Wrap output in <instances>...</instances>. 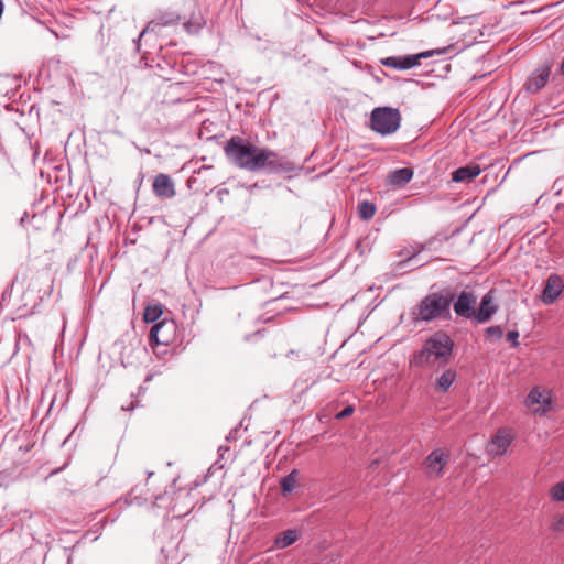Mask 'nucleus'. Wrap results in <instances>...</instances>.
I'll use <instances>...</instances> for the list:
<instances>
[{
    "instance_id": "1",
    "label": "nucleus",
    "mask_w": 564,
    "mask_h": 564,
    "mask_svg": "<svg viewBox=\"0 0 564 564\" xmlns=\"http://www.w3.org/2000/svg\"><path fill=\"white\" fill-rule=\"evenodd\" d=\"M224 152L230 163L249 172L268 170L272 173H289L295 170V164L285 156L268 148L257 147L240 137L230 138Z\"/></svg>"
},
{
    "instance_id": "3",
    "label": "nucleus",
    "mask_w": 564,
    "mask_h": 564,
    "mask_svg": "<svg viewBox=\"0 0 564 564\" xmlns=\"http://www.w3.org/2000/svg\"><path fill=\"white\" fill-rule=\"evenodd\" d=\"M452 301L453 296L448 291L426 295L415 308V319L431 322L449 318Z\"/></svg>"
},
{
    "instance_id": "31",
    "label": "nucleus",
    "mask_w": 564,
    "mask_h": 564,
    "mask_svg": "<svg viewBox=\"0 0 564 564\" xmlns=\"http://www.w3.org/2000/svg\"><path fill=\"white\" fill-rule=\"evenodd\" d=\"M229 194V191L228 189H219L218 191V196L220 197V199H223V196H225Z\"/></svg>"
},
{
    "instance_id": "34",
    "label": "nucleus",
    "mask_w": 564,
    "mask_h": 564,
    "mask_svg": "<svg viewBox=\"0 0 564 564\" xmlns=\"http://www.w3.org/2000/svg\"><path fill=\"white\" fill-rule=\"evenodd\" d=\"M131 408H126V406H122V410L123 411H130Z\"/></svg>"
},
{
    "instance_id": "7",
    "label": "nucleus",
    "mask_w": 564,
    "mask_h": 564,
    "mask_svg": "<svg viewBox=\"0 0 564 564\" xmlns=\"http://www.w3.org/2000/svg\"><path fill=\"white\" fill-rule=\"evenodd\" d=\"M177 325L173 319H163L156 323L150 333V340L154 345L169 346L176 338Z\"/></svg>"
},
{
    "instance_id": "12",
    "label": "nucleus",
    "mask_w": 564,
    "mask_h": 564,
    "mask_svg": "<svg viewBox=\"0 0 564 564\" xmlns=\"http://www.w3.org/2000/svg\"><path fill=\"white\" fill-rule=\"evenodd\" d=\"M48 290L50 285L44 290L40 288V276H31L28 289L23 293V300H25L23 305L25 307H34L43 299V295L48 293Z\"/></svg>"
},
{
    "instance_id": "20",
    "label": "nucleus",
    "mask_w": 564,
    "mask_h": 564,
    "mask_svg": "<svg viewBox=\"0 0 564 564\" xmlns=\"http://www.w3.org/2000/svg\"><path fill=\"white\" fill-rule=\"evenodd\" d=\"M297 484V470H292L281 479V489L283 495L291 494Z\"/></svg>"
},
{
    "instance_id": "18",
    "label": "nucleus",
    "mask_w": 564,
    "mask_h": 564,
    "mask_svg": "<svg viewBox=\"0 0 564 564\" xmlns=\"http://www.w3.org/2000/svg\"><path fill=\"white\" fill-rule=\"evenodd\" d=\"M547 79H549V70L546 69H541L536 73H534L530 78H529V82L527 84V89L530 91V93H536L539 91L542 87L545 86V84L547 83Z\"/></svg>"
},
{
    "instance_id": "9",
    "label": "nucleus",
    "mask_w": 564,
    "mask_h": 564,
    "mask_svg": "<svg viewBox=\"0 0 564 564\" xmlns=\"http://www.w3.org/2000/svg\"><path fill=\"white\" fill-rule=\"evenodd\" d=\"M512 442V434L510 431L501 429L498 430L497 433L492 436V438L488 442L486 452L490 456H501L503 455L508 447Z\"/></svg>"
},
{
    "instance_id": "11",
    "label": "nucleus",
    "mask_w": 564,
    "mask_h": 564,
    "mask_svg": "<svg viewBox=\"0 0 564 564\" xmlns=\"http://www.w3.org/2000/svg\"><path fill=\"white\" fill-rule=\"evenodd\" d=\"M476 302L477 299L473 292L463 291L453 304L455 314L460 317L474 319V307L476 305Z\"/></svg>"
},
{
    "instance_id": "17",
    "label": "nucleus",
    "mask_w": 564,
    "mask_h": 564,
    "mask_svg": "<svg viewBox=\"0 0 564 564\" xmlns=\"http://www.w3.org/2000/svg\"><path fill=\"white\" fill-rule=\"evenodd\" d=\"M300 533L295 529H289L279 533L274 539V546L276 549H285L297 541Z\"/></svg>"
},
{
    "instance_id": "13",
    "label": "nucleus",
    "mask_w": 564,
    "mask_h": 564,
    "mask_svg": "<svg viewBox=\"0 0 564 564\" xmlns=\"http://www.w3.org/2000/svg\"><path fill=\"white\" fill-rule=\"evenodd\" d=\"M153 193L160 198H172L175 196V185L173 180L167 174H158L153 181Z\"/></svg>"
},
{
    "instance_id": "29",
    "label": "nucleus",
    "mask_w": 564,
    "mask_h": 564,
    "mask_svg": "<svg viewBox=\"0 0 564 564\" xmlns=\"http://www.w3.org/2000/svg\"><path fill=\"white\" fill-rule=\"evenodd\" d=\"M185 28H186V30H187L189 33H194V32H196V31L200 28V24H197V25L195 26L193 23L188 22V23H185Z\"/></svg>"
},
{
    "instance_id": "14",
    "label": "nucleus",
    "mask_w": 564,
    "mask_h": 564,
    "mask_svg": "<svg viewBox=\"0 0 564 564\" xmlns=\"http://www.w3.org/2000/svg\"><path fill=\"white\" fill-rule=\"evenodd\" d=\"M497 310L498 306L494 303V292L489 291L482 296L478 311H475L474 321L480 324L486 323Z\"/></svg>"
},
{
    "instance_id": "15",
    "label": "nucleus",
    "mask_w": 564,
    "mask_h": 564,
    "mask_svg": "<svg viewBox=\"0 0 564 564\" xmlns=\"http://www.w3.org/2000/svg\"><path fill=\"white\" fill-rule=\"evenodd\" d=\"M480 172L481 170L477 164L462 166L453 172L452 180L457 183H467L476 178Z\"/></svg>"
},
{
    "instance_id": "28",
    "label": "nucleus",
    "mask_w": 564,
    "mask_h": 564,
    "mask_svg": "<svg viewBox=\"0 0 564 564\" xmlns=\"http://www.w3.org/2000/svg\"><path fill=\"white\" fill-rule=\"evenodd\" d=\"M352 412H354V408H352V406H346L343 411H340V412L336 415V417H337V419H344V417L349 416Z\"/></svg>"
},
{
    "instance_id": "10",
    "label": "nucleus",
    "mask_w": 564,
    "mask_h": 564,
    "mask_svg": "<svg viewBox=\"0 0 564 564\" xmlns=\"http://www.w3.org/2000/svg\"><path fill=\"white\" fill-rule=\"evenodd\" d=\"M564 290V281L558 274H551L545 281L542 293V302L545 305L553 304Z\"/></svg>"
},
{
    "instance_id": "2",
    "label": "nucleus",
    "mask_w": 564,
    "mask_h": 564,
    "mask_svg": "<svg viewBox=\"0 0 564 564\" xmlns=\"http://www.w3.org/2000/svg\"><path fill=\"white\" fill-rule=\"evenodd\" d=\"M453 347L451 337L443 332H437L426 339L415 357V364L420 367L441 368L449 361Z\"/></svg>"
},
{
    "instance_id": "24",
    "label": "nucleus",
    "mask_w": 564,
    "mask_h": 564,
    "mask_svg": "<svg viewBox=\"0 0 564 564\" xmlns=\"http://www.w3.org/2000/svg\"><path fill=\"white\" fill-rule=\"evenodd\" d=\"M486 334L488 337L500 339L503 336V330L500 326H489L486 328Z\"/></svg>"
},
{
    "instance_id": "26",
    "label": "nucleus",
    "mask_w": 564,
    "mask_h": 564,
    "mask_svg": "<svg viewBox=\"0 0 564 564\" xmlns=\"http://www.w3.org/2000/svg\"><path fill=\"white\" fill-rule=\"evenodd\" d=\"M160 25V23L155 22V21H151L148 23V25L143 29V31L140 33V37H142L145 33L150 32V31H154V29Z\"/></svg>"
},
{
    "instance_id": "35",
    "label": "nucleus",
    "mask_w": 564,
    "mask_h": 564,
    "mask_svg": "<svg viewBox=\"0 0 564 564\" xmlns=\"http://www.w3.org/2000/svg\"><path fill=\"white\" fill-rule=\"evenodd\" d=\"M131 408H126V406H122V410L123 411H130Z\"/></svg>"
},
{
    "instance_id": "37",
    "label": "nucleus",
    "mask_w": 564,
    "mask_h": 564,
    "mask_svg": "<svg viewBox=\"0 0 564 564\" xmlns=\"http://www.w3.org/2000/svg\"><path fill=\"white\" fill-rule=\"evenodd\" d=\"M67 564H70V556L67 557Z\"/></svg>"
},
{
    "instance_id": "36",
    "label": "nucleus",
    "mask_w": 564,
    "mask_h": 564,
    "mask_svg": "<svg viewBox=\"0 0 564 564\" xmlns=\"http://www.w3.org/2000/svg\"><path fill=\"white\" fill-rule=\"evenodd\" d=\"M131 408H126V406H122V410L123 411H130Z\"/></svg>"
},
{
    "instance_id": "4",
    "label": "nucleus",
    "mask_w": 564,
    "mask_h": 564,
    "mask_svg": "<svg viewBox=\"0 0 564 564\" xmlns=\"http://www.w3.org/2000/svg\"><path fill=\"white\" fill-rule=\"evenodd\" d=\"M400 123L401 115L398 109L378 107L371 112L370 128L381 135L394 133L400 128Z\"/></svg>"
},
{
    "instance_id": "30",
    "label": "nucleus",
    "mask_w": 564,
    "mask_h": 564,
    "mask_svg": "<svg viewBox=\"0 0 564 564\" xmlns=\"http://www.w3.org/2000/svg\"><path fill=\"white\" fill-rule=\"evenodd\" d=\"M227 452H229V447L228 446H220L218 448V453H219L220 458H223L225 453H227Z\"/></svg>"
},
{
    "instance_id": "5",
    "label": "nucleus",
    "mask_w": 564,
    "mask_h": 564,
    "mask_svg": "<svg viewBox=\"0 0 564 564\" xmlns=\"http://www.w3.org/2000/svg\"><path fill=\"white\" fill-rule=\"evenodd\" d=\"M552 392L549 389L534 387L525 399V406L534 414L544 415L552 409Z\"/></svg>"
},
{
    "instance_id": "33",
    "label": "nucleus",
    "mask_w": 564,
    "mask_h": 564,
    "mask_svg": "<svg viewBox=\"0 0 564 564\" xmlns=\"http://www.w3.org/2000/svg\"><path fill=\"white\" fill-rule=\"evenodd\" d=\"M65 212H66V208H64V212L59 214L61 218L64 217Z\"/></svg>"
},
{
    "instance_id": "21",
    "label": "nucleus",
    "mask_w": 564,
    "mask_h": 564,
    "mask_svg": "<svg viewBox=\"0 0 564 564\" xmlns=\"http://www.w3.org/2000/svg\"><path fill=\"white\" fill-rule=\"evenodd\" d=\"M163 310L160 304L149 305L145 307L143 313V319L147 323H154L162 315Z\"/></svg>"
},
{
    "instance_id": "32",
    "label": "nucleus",
    "mask_w": 564,
    "mask_h": 564,
    "mask_svg": "<svg viewBox=\"0 0 564 564\" xmlns=\"http://www.w3.org/2000/svg\"><path fill=\"white\" fill-rule=\"evenodd\" d=\"M67 466V463H65L59 469L52 470L50 473V477L57 474L59 470L64 469Z\"/></svg>"
},
{
    "instance_id": "23",
    "label": "nucleus",
    "mask_w": 564,
    "mask_h": 564,
    "mask_svg": "<svg viewBox=\"0 0 564 564\" xmlns=\"http://www.w3.org/2000/svg\"><path fill=\"white\" fill-rule=\"evenodd\" d=\"M550 498L555 502H564V481H560L551 487Z\"/></svg>"
},
{
    "instance_id": "6",
    "label": "nucleus",
    "mask_w": 564,
    "mask_h": 564,
    "mask_svg": "<svg viewBox=\"0 0 564 564\" xmlns=\"http://www.w3.org/2000/svg\"><path fill=\"white\" fill-rule=\"evenodd\" d=\"M449 456V452L444 448L432 451L424 460L425 475L431 479L443 476V469L448 464Z\"/></svg>"
},
{
    "instance_id": "16",
    "label": "nucleus",
    "mask_w": 564,
    "mask_h": 564,
    "mask_svg": "<svg viewBox=\"0 0 564 564\" xmlns=\"http://www.w3.org/2000/svg\"><path fill=\"white\" fill-rule=\"evenodd\" d=\"M412 177L413 171L409 167H402L391 171L388 175V181L391 185L401 187L408 184Z\"/></svg>"
},
{
    "instance_id": "27",
    "label": "nucleus",
    "mask_w": 564,
    "mask_h": 564,
    "mask_svg": "<svg viewBox=\"0 0 564 564\" xmlns=\"http://www.w3.org/2000/svg\"><path fill=\"white\" fill-rule=\"evenodd\" d=\"M553 529L558 532H564V514L555 521Z\"/></svg>"
},
{
    "instance_id": "25",
    "label": "nucleus",
    "mask_w": 564,
    "mask_h": 564,
    "mask_svg": "<svg viewBox=\"0 0 564 564\" xmlns=\"http://www.w3.org/2000/svg\"><path fill=\"white\" fill-rule=\"evenodd\" d=\"M518 338H519V333L517 330H509L507 333V339L511 343L513 348H517L520 345Z\"/></svg>"
},
{
    "instance_id": "8",
    "label": "nucleus",
    "mask_w": 564,
    "mask_h": 564,
    "mask_svg": "<svg viewBox=\"0 0 564 564\" xmlns=\"http://www.w3.org/2000/svg\"><path fill=\"white\" fill-rule=\"evenodd\" d=\"M433 53V51H425L415 55L389 56L381 59V64L386 67L406 70L417 66L421 58L430 57Z\"/></svg>"
},
{
    "instance_id": "19",
    "label": "nucleus",
    "mask_w": 564,
    "mask_h": 564,
    "mask_svg": "<svg viewBox=\"0 0 564 564\" xmlns=\"http://www.w3.org/2000/svg\"><path fill=\"white\" fill-rule=\"evenodd\" d=\"M456 380V372L452 369L445 370L435 381V391L438 393L446 392Z\"/></svg>"
},
{
    "instance_id": "22",
    "label": "nucleus",
    "mask_w": 564,
    "mask_h": 564,
    "mask_svg": "<svg viewBox=\"0 0 564 564\" xmlns=\"http://www.w3.org/2000/svg\"><path fill=\"white\" fill-rule=\"evenodd\" d=\"M376 207L369 202H362L358 205V215L362 219H370L375 216Z\"/></svg>"
}]
</instances>
